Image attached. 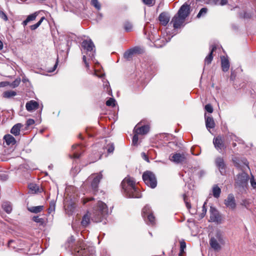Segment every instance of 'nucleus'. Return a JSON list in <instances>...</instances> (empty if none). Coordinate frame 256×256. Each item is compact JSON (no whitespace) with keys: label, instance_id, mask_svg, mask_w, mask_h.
Instances as JSON below:
<instances>
[{"label":"nucleus","instance_id":"nucleus-64","mask_svg":"<svg viewBox=\"0 0 256 256\" xmlns=\"http://www.w3.org/2000/svg\"><path fill=\"white\" fill-rule=\"evenodd\" d=\"M170 38H168V40L166 39V42H168V41H170Z\"/></svg>","mask_w":256,"mask_h":256},{"label":"nucleus","instance_id":"nucleus-35","mask_svg":"<svg viewBox=\"0 0 256 256\" xmlns=\"http://www.w3.org/2000/svg\"><path fill=\"white\" fill-rule=\"evenodd\" d=\"M45 18L44 16L41 18L40 20L36 24L32 25L30 28L32 30H36L42 24Z\"/></svg>","mask_w":256,"mask_h":256},{"label":"nucleus","instance_id":"nucleus-61","mask_svg":"<svg viewBox=\"0 0 256 256\" xmlns=\"http://www.w3.org/2000/svg\"><path fill=\"white\" fill-rule=\"evenodd\" d=\"M200 176H202L205 174V172L204 170H201V171H200Z\"/></svg>","mask_w":256,"mask_h":256},{"label":"nucleus","instance_id":"nucleus-12","mask_svg":"<svg viewBox=\"0 0 256 256\" xmlns=\"http://www.w3.org/2000/svg\"><path fill=\"white\" fill-rule=\"evenodd\" d=\"M170 160L176 164H180L186 160V156L184 154L174 153L170 156Z\"/></svg>","mask_w":256,"mask_h":256},{"label":"nucleus","instance_id":"nucleus-31","mask_svg":"<svg viewBox=\"0 0 256 256\" xmlns=\"http://www.w3.org/2000/svg\"><path fill=\"white\" fill-rule=\"evenodd\" d=\"M28 188L30 192L33 194H36L39 192V186L35 184H30L28 185Z\"/></svg>","mask_w":256,"mask_h":256},{"label":"nucleus","instance_id":"nucleus-16","mask_svg":"<svg viewBox=\"0 0 256 256\" xmlns=\"http://www.w3.org/2000/svg\"><path fill=\"white\" fill-rule=\"evenodd\" d=\"M184 18L180 17L176 14L173 17L171 23H173V26L174 28H178L184 22Z\"/></svg>","mask_w":256,"mask_h":256},{"label":"nucleus","instance_id":"nucleus-27","mask_svg":"<svg viewBox=\"0 0 256 256\" xmlns=\"http://www.w3.org/2000/svg\"><path fill=\"white\" fill-rule=\"evenodd\" d=\"M44 208L43 206H38L28 208V210L32 213L38 214L44 210Z\"/></svg>","mask_w":256,"mask_h":256},{"label":"nucleus","instance_id":"nucleus-18","mask_svg":"<svg viewBox=\"0 0 256 256\" xmlns=\"http://www.w3.org/2000/svg\"><path fill=\"white\" fill-rule=\"evenodd\" d=\"M73 152L72 158H78L80 156V151L82 150V147L79 144H74L72 147Z\"/></svg>","mask_w":256,"mask_h":256},{"label":"nucleus","instance_id":"nucleus-62","mask_svg":"<svg viewBox=\"0 0 256 256\" xmlns=\"http://www.w3.org/2000/svg\"><path fill=\"white\" fill-rule=\"evenodd\" d=\"M3 48V44L2 42L0 40V50H2Z\"/></svg>","mask_w":256,"mask_h":256},{"label":"nucleus","instance_id":"nucleus-53","mask_svg":"<svg viewBox=\"0 0 256 256\" xmlns=\"http://www.w3.org/2000/svg\"><path fill=\"white\" fill-rule=\"evenodd\" d=\"M82 60H83V61H84V64H86V66L87 68H89V64H88L86 62V56H84V55L83 56Z\"/></svg>","mask_w":256,"mask_h":256},{"label":"nucleus","instance_id":"nucleus-60","mask_svg":"<svg viewBox=\"0 0 256 256\" xmlns=\"http://www.w3.org/2000/svg\"><path fill=\"white\" fill-rule=\"evenodd\" d=\"M58 60L56 61V64H54V68H53V69L51 71V72H54L57 66H58Z\"/></svg>","mask_w":256,"mask_h":256},{"label":"nucleus","instance_id":"nucleus-3","mask_svg":"<svg viewBox=\"0 0 256 256\" xmlns=\"http://www.w3.org/2000/svg\"><path fill=\"white\" fill-rule=\"evenodd\" d=\"M72 254L74 256H95L94 249L92 247L88 248L82 242L74 248Z\"/></svg>","mask_w":256,"mask_h":256},{"label":"nucleus","instance_id":"nucleus-9","mask_svg":"<svg viewBox=\"0 0 256 256\" xmlns=\"http://www.w3.org/2000/svg\"><path fill=\"white\" fill-rule=\"evenodd\" d=\"M224 204L227 208L234 210L236 207V201L234 196L232 194H228L227 198L224 200Z\"/></svg>","mask_w":256,"mask_h":256},{"label":"nucleus","instance_id":"nucleus-54","mask_svg":"<svg viewBox=\"0 0 256 256\" xmlns=\"http://www.w3.org/2000/svg\"><path fill=\"white\" fill-rule=\"evenodd\" d=\"M250 183H251V185L254 188H256V182H255L254 180V178H252V179H251L250 180Z\"/></svg>","mask_w":256,"mask_h":256},{"label":"nucleus","instance_id":"nucleus-42","mask_svg":"<svg viewBox=\"0 0 256 256\" xmlns=\"http://www.w3.org/2000/svg\"><path fill=\"white\" fill-rule=\"evenodd\" d=\"M205 110L210 113H212L213 112V108L210 104H207L206 105Z\"/></svg>","mask_w":256,"mask_h":256},{"label":"nucleus","instance_id":"nucleus-32","mask_svg":"<svg viewBox=\"0 0 256 256\" xmlns=\"http://www.w3.org/2000/svg\"><path fill=\"white\" fill-rule=\"evenodd\" d=\"M221 192L220 188L217 186H214L212 188V194L214 198H218L220 197Z\"/></svg>","mask_w":256,"mask_h":256},{"label":"nucleus","instance_id":"nucleus-36","mask_svg":"<svg viewBox=\"0 0 256 256\" xmlns=\"http://www.w3.org/2000/svg\"><path fill=\"white\" fill-rule=\"evenodd\" d=\"M186 248V242L182 240L180 242V252L179 254V256H182V254L184 252V250Z\"/></svg>","mask_w":256,"mask_h":256},{"label":"nucleus","instance_id":"nucleus-14","mask_svg":"<svg viewBox=\"0 0 256 256\" xmlns=\"http://www.w3.org/2000/svg\"><path fill=\"white\" fill-rule=\"evenodd\" d=\"M215 163L220 174L224 175L226 173V166L223 158L221 157L216 158L215 160Z\"/></svg>","mask_w":256,"mask_h":256},{"label":"nucleus","instance_id":"nucleus-20","mask_svg":"<svg viewBox=\"0 0 256 256\" xmlns=\"http://www.w3.org/2000/svg\"><path fill=\"white\" fill-rule=\"evenodd\" d=\"M214 144L217 150H222L224 147L223 140L221 137L218 136L214 139Z\"/></svg>","mask_w":256,"mask_h":256},{"label":"nucleus","instance_id":"nucleus-5","mask_svg":"<svg viewBox=\"0 0 256 256\" xmlns=\"http://www.w3.org/2000/svg\"><path fill=\"white\" fill-rule=\"evenodd\" d=\"M142 179L144 183L150 188H154L156 186L157 180L156 176L151 172H144L142 174Z\"/></svg>","mask_w":256,"mask_h":256},{"label":"nucleus","instance_id":"nucleus-28","mask_svg":"<svg viewBox=\"0 0 256 256\" xmlns=\"http://www.w3.org/2000/svg\"><path fill=\"white\" fill-rule=\"evenodd\" d=\"M2 208L3 210L8 214L11 212L12 210V206L10 202H4L2 204Z\"/></svg>","mask_w":256,"mask_h":256},{"label":"nucleus","instance_id":"nucleus-59","mask_svg":"<svg viewBox=\"0 0 256 256\" xmlns=\"http://www.w3.org/2000/svg\"><path fill=\"white\" fill-rule=\"evenodd\" d=\"M94 75L98 76V77H99V78H102V76H103V74H100V75H98L97 74V72H96V71L95 70L94 72Z\"/></svg>","mask_w":256,"mask_h":256},{"label":"nucleus","instance_id":"nucleus-1","mask_svg":"<svg viewBox=\"0 0 256 256\" xmlns=\"http://www.w3.org/2000/svg\"><path fill=\"white\" fill-rule=\"evenodd\" d=\"M108 214V209L106 205L102 201H98L92 208V212H88L82 218L81 224L82 226L86 227L91 220L95 222H99L102 220Z\"/></svg>","mask_w":256,"mask_h":256},{"label":"nucleus","instance_id":"nucleus-26","mask_svg":"<svg viewBox=\"0 0 256 256\" xmlns=\"http://www.w3.org/2000/svg\"><path fill=\"white\" fill-rule=\"evenodd\" d=\"M222 68L224 72H227L229 70L230 63L228 59L223 57L222 58Z\"/></svg>","mask_w":256,"mask_h":256},{"label":"nucleus","instance_id":"nucleus-45","mask_svg":"<svg viewBox=\"0 0 256 256\" xmlns=\"http://www.w3.org/2000/svg\"><path fill=\"white\" fill-rule=\"evenodd\" d=\"M143 2L147 5L152 6L154 4V0H142Z\"/></svg>","mask_w":256,"mask_h":256},{"label":"nucleus","instance_id":"nucleus-39","mask_svg":"<svg viewBox=\"0 0 256 256\" xmlns=\"http://www.w3.org/2000/svg\"><path fill=\"white\" fill-rule=\"evenodd\" d=\"M136 133H134V136L132 140V144L134 146H137L138 140V136Z\"/></svg>","mask_w":256,"mask_h":256},{"label":"nucleus","instance_id":"nucleus-47","mask_svg":"<svg viewBox=\"0 0 256 256\" xmlns=\"http://www.w3.org/2000/svg\"><path fill=\"white\" fill-rule=\"evenodd\" d=\"M34 124V120L33 119H28L26 121V126H30Z\"/></svg>","mask_w":256,"mask_h":256},{"label":"nucleus","instance_id":"nucleus-24","mask_svg":"<svg viewBox=\"0 0 256 256\" xmlns=\"http://www.w3.org/2000/svg\"><path fill=\"white\" fill-rule=\"evenodd\" d=\"M146 224L149 226H154L156 224L155 217L154 216L152 213H150L146 216V218H144Z\"/></svg>","mask_w":256,"mask_h":256},{"label":"nucleus","instance_id":"nucleus-43","mask_svg":"<svg viewBox=\"0 0 256 256\" xmlns=\"http://www.w3.org/2000/svg\"><path fill=\"white\" fill-rule=\"evenodd\" d=\"M55 209V204L54 203H50V208L48 209V212L50 214L52 212H54Z\"/></svg>","mask_w":256,"mask_h":256},{"label":"nucleus","instance_id":"nucleus-51","mask_svg":"<svg viewBox=\"0 0 256 256\" xmlns=\"http://www.w3.org/2000/svg\"><path fill=\"white\" fill-rule=\"evenodd\" d=\"M141 154H142V158L143 159H144L147 162H150L149 160H148V156H146V153L142 152Z\"/></svg>","mask_w":256,"mask_h":256},{"label":"nucleus","instance_id":"nucleus-37","mask_svg":"<svg viewBox=\"0 0 256 256\" xmlns=\"http://www.w3.org/2000/svg\"><path fill=\"white\" fill-rule=\"evenodd\" d=\"M208 12V9L206 8H202L200 11L199 12L198 14L196 17L198 18H200L201 16H203L206 14Z\"/></svg>","mask_w":256,"mask_h":256},{"label":"nucleus","instance_id":"nucleus-22","mask_svg":"<svg viewBox=\"0 0 256 256\" xmlns=\"http://www.w3.org/2000/svg\"><path fill=\"white\" fill-rule=\"evenodd\" d=\"M4 139V140L6 144L8 146H13L16 143V140L10 134L5 135Z\"/></svg>","mask_w":256,"mask_h":256},{"label":"nucleus","instance_id":"nucleus-44","mask_svg":"<svg viewBox=\"0 0 256 256\" xmlns=\"http://www.w3.org/2000/svg\"><path fill=\"white\" fill-rule=\"evenodd\" d=\"M184 200L185 202L186 205L188 209H190L191 208L190 204L187 201L186 196V194H184Z\"/></svg>","mask_w":256,"mask_h":256},{"label":"nucleus","instance_id":"nucleus-38","mask_svg":"<svg viewBox=\"0 0 256 256\" xmlns=\"http://www.w3.org/2000/svg\"><path fill=\"white\" fill-rule=\"evenodd\" d=\"M92 4L94 6L97 10H99L100 9L101 6L99 3L98 0H92Z\"/></svg>","mask_w":256,"mask_h":256},{"label":"nucleus","instance_id":"nucleus-58","mask_svg":"<svg viewBox=\"0 0 256 256\" xmlns=\"http://www.w3.org/2000/svg\"><path fill=\"white\" fill-rule=\"evenodd\" d=\"M242 206H244L246 208H248V202H247V201L246 200H242Z\"/></svg>","mask_w":256,"mask_h":256},{"label":"nucleus","instance_id":"nucleus-7","mask_svg":"<svg viewBox=\"0 0 256 256\" xmlns=\"http://www.w3.org/2000/svg\"><path fill=\"white\" fill-rule=\"evenodd\" d=\"M82 46L90 58L94 57V53L95 52L94 45L90 39L84 40L82 44Z\"/></svg>","mask_w":256,"mask_h":256},{"label":"nucleus","instance_id":"nucleus-10","mask_svg":"<svg viewBox=\"0 0 256 256\" xmlns=\"http://www.w3.org/2000/svg\"><path fill=\"white\" fill-rule=\"evenodd\" d=\"M149 130L148 125H142V122H140L135 126L134 129V133H136L138 135H144L149 132Z\"/></svg>","mask_w":256,"mask_h":256},{"label":"nucleus","instance_id":"nucleus-4","mask_svg":"<svg viewBox=\"0 0 256 256\" xmlns=\"http://www.w3.org/2000/svg\"><path fill=\"white\" fill-rule=\"evenodd\" d=\"M224 244L222 235L220 232H217L214 236L212 237L210 240L211 248L215 251L218 252L221 248V245Z\"/></svg>","mask_w":256,"mask_h":256},{"label":"nucleus","instance_id":"nucleus-33","mask_svg":"<svg viewBox=\"0 0 256 256\" xmlns=\"http://www.w3.org/2000/svg\"><path fill=\"white\" fill-rule=\"evenodd\" d=\"M16 93L14 91L8 90L3 93V97L5 98H10L16 96Z\"/></svg>","mask_w":256,"mask_h":256},{"label":"nucleus","instance_id":"nucleus-11","mask_svg":"<svg viewBox=\"0 0 256 256\" xmlns=\"http://www.w3.org/2000/svg\"><path fill=\"white\" fill-rule=\"evenodd\" d=\"M248 178V175L246 173L242 172L237 176L236 183L239 186L244 187L247 184Z\"/></svg>","mask_w":256,"mask_h":256},{"label":"nucleus","instance_id":"nucleus-40","mask_svg":"<svg viewBox=\"0 0 256 256\" xmlns=\"http://www.w3.org/2000/svg\"><path fill=\"white\" fill-rule=\"evenodd\" d=\"M116 100L112 98H110L106 102V104L108 106H115Z\"/></svg>","mask_w":256,"mask_h":256},{"label":"nucleus","instance_id":"nucleus-13","mask_svg":"<svg viewBox=\"0 0 256 256\" xmlns=\"http://www.w3.org/2000/svg\"><path fill=\"white\" fill-rule=\"evenodd\" d=\"M190 13V6L188 4H184L181 6L179 9L177 14L180 17L186 19Z\"/></svg>","mask_w":256,"mask_h":256},{"label":"nucleus","instance_id":"nucleus-8","mask_svg":"<svg viewBox=\"0 0 256 256\" xmlns=\"http://www.w3.org/2000/svg\"><path fill=\"white\" fill-rule=\"evenodd\" d=\"M210 220L216 224H221L222 222V218L219 214L218 210L213 207L210 208Z\"/></svg>","mask_w":256,"mask_h":256},{"label":"nucleus","instance_id":"nucleus-49","mask_svg":"<svg viewBox=\"0 0 256 256\" xmlns=\"http://www.w3.org/2000/svg\"><path fill=\"white\" fill-rule=\"evenodd\" d=\"M0 17L5 21H6L8 20L6 15L2 12H0Z\"/></svg>","mask_w":256,"mask_h":256},{"label":"nucleus","instance_id":"nucleus-50","mask_svg":"<svg viewBox=\"0 0 256 256\" xmlns=\"http://www.w3.org/2000/svg\"><path fill=\"white\" fill-rule=\"evenodd\" d=\"M206 204V203L204 202V205L202 206V217H204L205 216L206 212V209L205 206Z\"/></svg>","mask_w":256,"mask_h":256},{"label":"nucleus","instance_id":"nucleus-55","mask_svg":"<svg viewBox=\"0 0 256 256\" xmlns=\"http://www.w3.org/2000/svg\"><path fill=\"white\" fill-rule=\"evenodd\" d=\"M228 2V0H221L220 4L221 6H224L226 5Z\"/></svg>","mask_w":256,"mask_h":256},{"label":"nucleus","instance_id":"nucleus-23","mask_svg":"<svg viewBox=\"0 0 256 256\" xmlns=\"http://www.w3.org/2000/svg\"><path fill=\"white\" fill-rule=\"evenodd\" d=\"M216 46H212V49L210 50V54L205 58V60H204L205 64H208L211 63V62L213 59L212 53L216 50Z\"/></svg>","mask_w":256,"mask_h":256},{"label":"nucleus","instance_id":"nucleus-21","mask_svg":"<svg viewBox=\"0 0 256 256\" xmlns=\"http://www.w3.org/2000/svg\"><path fill=\"white\" fill-rule=\"evenodd\" d=\"M22 126V124L20 123L16 124L12 128L10 132L15 136H18L20 134V129Z\"/></svg>","mask_w":256,"mask_h":256},{"label":"nucleus","instance_id":"nucleus-29","mask_svg":"<svg viewBox=\"0 0 256 256\" xmlns=\"http://www.w3.org/2000/svg\"><path fill=\"white\" fill-rule=\"evenodd\" d=\"M150 213H152L150 207L148 205L145 206L142 210V216L144 218H146Z\"/></svg>","mask_w":256,"mask_h":256},{"label":"nucleus","instance_id":"nucleus-52","mask_svg":"<svg viewBox=\"0 0 256 256\" xmlns=\"http://www.w3.org/2000/svg\"><path fill=\"white\" fill-rule=\"evenodd\" d=\"M210 4H215V5H218V4H220L219 0H210Z\"/></svg>","mask_w":256,"mask_h":256},{"label":"nucleus","instance_id":"nucleus-48","mask_svg":"<svg viewBox=\"0 0 256 256\" xmlns=\"http://www.w3.org/2000/svg\"><path fill=\"white\" fill-rule=\"evenodd\" d=\"M108 152H112L114 150V146L112 144H111L110 145H108Z\"/></svg>","mask_w":256,"mask_h":256},{"label":"nucleus","instance_id":"nucleus-57","mask_svg":"<svg viewBox=\"0 0 256 256\" xmlns=\"http://www.w3.org/2000/svg\"><path fill=\"white\" fill-rule=\"evenodd\" d=\"M93 198H84L83 200V204H86L87 202H88V201L92 200Z\"/></svg>","mask_w":256,"mask_h":256},{"label":"nucleus","instance_id":"nucleus-25","mask_svg":"<svg viewBox=\"0 0 256 256\" xmlns=\"http://www.w3.org/2000/svg\"><path fill=\"white\" fill-rule=\"evenodd\" d=\"M205 118H206V128L208 129L214 128V127L215 126V123H214L213 118L210 116L206 117V116H205Z\"/></svg>","mask_w":256,"mask_h":256},{"label":"nucleus","instance_id":"nucleus-17","mask_svg":"<svg viewBox=\"0 0 256 256\" xmlns=\"http://www.w3.org/2000/svg\"><path fill=\"white\" fill-rule=\"evenodd\" d=\"M158 20L162 25L166 26L170 21V16L168 13L163 12L159 15Z\"/></svg>","mask_w":256,"mask_h":256},{"label":"nucleus","instance_id":"nucleus-15","mask_svg":"<svg viewBox=\"0 0 256 256\" xmlns=\"http://www.w3.org/2000/svg\"><path fill=\"white\" fill-rule=\"evenodd\" d=\"M140 52V48L138 47H134L126 50L124 54V57L127 60H130L132 56Z\"/></svg>","mask_w":256,"mask_h":256},{"label":"nucleus","instance_id":"nucleus-6","mask_svg":"<svg viewBox=\"0 0 256 256\" xmlns=\"http://www.w3.org/2000/svg\"><path fill=\"white\" fill-rule=\"evenodd\" d=\"M102 172H100L98 174H92L87 179L86 183H90L91 188L94 192L97 191L99 182L102 178Z\"/></svg>","mask_w":256,"mask_h":256},{"label":"nucleus","instance_id":"nucleus-34","mask_svg":"<svg viewBox=\"0 0 256 256\" xmlns=\"http://www.w3.org/2000/svg\"><path fill=\"white\" fill-rule=\"evenodd\" d=\"M132 24L131 22H125L124 24V30H126V31L128 32H130L132 30Z\"/></svg>","mask_w":256,"mask_h":256},{"label":"nucleus","instance_id":"nucleus-2","mask_svg":"<svg viewBox=\"0 0 256 256\" xmlns=\"http://www.w3.org/2000/svg\"><path fill=\"white\" fill-rule=\"evenodd\" d=\"M136 182L133 178L130 176L126 177L122 182L121 185L124 192L127 197L138 198L140 194L135 186Z\"/></svg>","mask_w":256,"mask_h":256},{"label":"nucleus","instance_id":"nucleus-46","mask_svg":"<svg viewBox=\"0 0 256 256\" xmlns=\"http://www.w3.org/2000/svg\"><path fill=\"white\" fill-rule=\"evenodd\" d=\"M20 82V80H16L14 82H13L10 86H12L13 88H16L18 86Z\"/></svg>","mask_w":256,"mask_h":256},{"label":"nucleus","instance_id":"nucleus-19","mask_svg":"<svg viewBox=\"0 0 256 256\" xmlns=\"http://www.w3.org/2000/svg\"><path fill=\"white\" fill-rule=\"evenodd\" d=\"M38 103L35 100H32L26 103V108L28 112H32L38 108Z\"/></svg>","mask_w":256,"mask_h":256},{"label":"nucleus","instance_id":"nucleus-56","mask_svg":"<svg viewBox=\"0 0 256 256\" xmlns=\"http://www.w3.org/2000/svg\"><path fill=\"white\" fill-rule=\"evenodd\" d=\"M8 82H0V88L1 87H4L6 86H8Z\"/></svg>","mask_w":256,"mask_h":256},{"label":"nucleus","instance_id":"nucleus-30","mask_svg":"<svg viewBox=\"0 0 256 256\" xmlns=\"http://www.w3.org/2000/svg\"><path fill=\"white\" fill-rule=\"evenodd\" d=\"M38 14L36 12H34L28 16L26 20L22 22L24 26H26L28 23L30 21L34 20L36 19Z\"/></svg>","mask_w":256,"mask_h":256},{"label":"nucleus","instance_id":"nucleus-63","mask_svg":"<svg viewBox=\"0 0 256 256\" xmlns=\"http://www.w3.org/2000/svg\"><path fill=\"white\" fill-rule=\"evenodd\" d=\"M244 164L246 166H248V162L246 161V162H244Z\"/></svg>","mask_w":256,"mask_h":256},{"label":"nucleus","instance_id":"nucleus-41","mask_svg":"<svg viewBox=\"0 0 256 256\" xmlns=\"http://www.w3.org/2000/svg\"><path fill=\"white\" fill-rule=\"evenodd\" d=\"M32 220L33 221L37 223L42 224L44 222L43 218H40L38 216H34Z\"/></svg>","mask_w":256,"mask_h":256}]
</instances>
